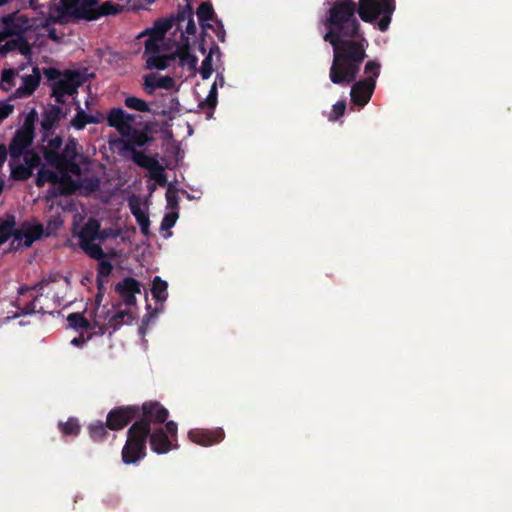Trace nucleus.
Returning a JSON list of instances; mask_svg holds the SVG:
<instances>
[{
  "mask_svg": "<svg viewBox=\"0 0 512 512\" xmlns=\"http://www.w3.org/2000/svg\"><path fill=\"white\" fill-rule=\"evenodd\" d=\"M122 108H112L106 117L110 127L115 128L121 136H127L130 132L129 126L125 123Z\"/></svg>",
  "mask_w": 512,
  "mask_h": 512,
  "instance_id": "obj_26",
  "label": "nucleus"
},
{
  "mask_svg": "<svg viewBox=\"0 0 512 512\" xmlns=\"http://www.w3.org/2000/svg\"><path fill=\"white\" fill-rule=\"evenodd\" d=\"M196 14L202 30L213 29L211 24L206 23L207 21L213 20L215 17V12L210 2H202L197 8Z\"/></svg>",
  "mask_w": 512,
  "mask_h": 512,
  "instance_id": "obj_28",
  "label": "nucleus"
},
{
  "mask_svg": "<svg viewBox=\"0 0 512 512\" xmlns=\"http://www.w3.org/2000/svg\"><path fill=\"white\" fill-rule=\"evenodd\" d=\"M138 405H122L111 409L106 417V426L112 431L121 430L133 420L136 421Z\"/></svg>",
  "mask_w": 512,
  "mask_h": 512,
  "instance_id": "obj_11",
  "label": "nucleus"
},
{
  "mask_svg": "<svg viewBox=\"0 0 512 512\" xmlns=\"http://www.w3.org/2000/svg\"><path fill=\"white\" fill-rule=\"evenodd\" d=\"M214 49L218 51L219 47L216 44H213V46L210 48L209 54L202 61L200 74H201L202 79H204V80L210 78V76L212 75V72H213L212 54H213Z\"/></svg>",
  "mask_w": 512,
  "mask_h": 512,
  "instance_id": "obj_43",
  "label": "nucleus"
},
{
  "mask_svg": "<svg viewBox=\"0 0 512 512\" xmlns=\"http://www.w3.org/2000/svg\"><path fill=\"white\" fill-rule=\"evenodd\" d=\"M169 411L158 401H146L138 405V415L132 424H139L150 435L152 425H162L168 418Z\"/></svg>",
  "mask_w": 512,
  "mask_h": 512,
  "instance_id": "obj_5",
  "label": "nucleus"
},
{
  "mask_svg": "<svg viewBox=\"0 0 512 512\" xmlns=\"http://www.w3.org/2000/svg\"><path fill=\"white\" fill-rule=\"evenodd\" d=\"M345 110H346V101L345 100L337 101L332 106V110L328 116V119L330 121H337L341 116L344 115Z\"/></svg>",
  "mask_w": 512,
  "mask_h": 512,
  "instance_id": "obj_50",
  "label": "nucleus"
},
{
  "mask_svg": "<svg viewBox=\"0 0 512 512\" xmlns=\"http://www.w3.org/2000/svg\"><path fill=\"white\" fill-rule=\"evenodd\" d=\"M178 217H179L178 211H171V212L165 214V216L163 217L162 222H161V229L162 230L171 229L175 225Z\"/></svg>",
  "mask_w": 512,
  "mask_h": 512,
  "instance_id": "obj_53",
  "label": "nucleus"
},
{
  "mask_svg": "<svg viewBox=\"0 0 512 512\" xmlns=\"http://www.w3.org/2000/svg\"><path fill=\"white\" fill-rule=\"evenodd\" d=\"M47 145L42 147V154L45 161L54 168L60 160V149L63 145V139L57 135L54 138H48Z\"/></svg>",
  "mask_w": 512,
  "mask_h": 512,
  "instance_id": "obj_23",
  "label": "nucleus"
},
{
  "mask_svg": "<svg viewBox=\"0 0 512 512\" xmlns=\"http://www.w3.org/2000/svg\"><path fill=\"white\" fill-rule=\"evenodd\" d=\"M83 0H62L60 5L49 2L47 5V23H64L67 12L74 8L73 11L80 5Z\"/></svg>",
  "mask_w": 512,
  "mask_h": 512,
  "instance_id": "obj_18",
  "label": "nucleus"
},
{
  "mask_svg": "<svg viewBox=\"0 0 512 512\" xmlns=\"http://www.w3.org/2000/svg\"><path fill=\"white\" fill-rule=\"evenodd\" d=\"M58 428L63 436H78L81 431L79 421L75 417H70L66 422L59 421Z\"/></svg>",
  "mask_w": 512,
  "mask_h": 512,
  "instance_id": "obj_36",
  "label": "nucleus"
},
{
  "mask_svg": "<svg viewBox=\"0 0 512 512\" xmlns=\"http://www.w3.org/2000/svg\"><path fill=\"white\" fill-rule=\"evenodd\" d=\"M132 153V160L135 164L138 166L147 169V170H153L156 167H158L159 162L157 159L145 155L143 151H134Z\"/></svg>",
  "mask_w": 512,
  "mask_h": 512,
  "instance_id": "obj_35",
  "label": "nucleus"
},
{
  "mask_svg": "<svg viewBox=\"0 0 512 512\" xmlns=\"http://www.w3.org/2000/svg\"><path fill=\"white\" fill-rule=\"evenodd\" d=\"M166 201L167 209L171 211H177L179 208V197L176 190H171V187L168 188L166 192Z\"/></svg>",
  "mask_w": 512,
  "mask_h": 512,
  "instance_id": "obj_52",
  "label": "nucleus"
},
{
  "mask_svg": "<svg viewBox=\"0 0 512 512\" xmlns=\"http://www.w3.org/2000/svg\"><path fill=\"white\" fill-rule=\"evenodd\" d=\"M124 104L127 108L132 109V110H136L139 112H147V113L152 112L153 113L149 104L146 101H144L138 97H135V96L126 97L124 100Z\"/></svg>",
  "mask_w": 512,
  "mask_h": 512,
  "instance_id": "obj_40",
  "label": "nucleus"
},
{
  "mask_svg": "<svg viewBox=\"0 0 512 512\" xmlns=\"http://www.w3.org/2000/svg\"><path fill=\"white\" fill-rule=\"evenodd\" d=\"M115 291L127 306L136 305V294L141 293L140 282L133 277H125L115 286Z\"/></svg>",
  "mask_w": 512,
  "mask_h": 512,
  "instance_id": "obj_17",
  "label": "nucleus"
},
{
  "mask_svg": "<svg viewBox=\"0 0 512 512\" xmlns=\"http://www.w3.org/2000/svg\"><path fill=\"white\" fill-rule=\"evenodd\" d=\"M148 439L151 450L157 454H166L178 448V444L169 438L162 426L152 429Z\"/></svg>",
  "mask_w": 512,
  "mask_h": 512,
  "instance_id": "obj_15",
  "label": "nucleus"
},
{
  "mask_svg": "<svg viewBox=\"0 0 512 512\" xmlns=\"http://www.w3.org/2000/svg\"><path fill=\"white\" fill-rule=\"evenodd\" d=\"M14 110L13 105L0 101V121L6 119Z\"/></svg>",
  "mask_w": 512,
  "mask_h": 512,
  "instance_id": "obj_60",
  "label": "nucleus"
},
{
  "mask_svg": "<svg viewBox=\"0 0 512 512\" xmlns=\"http://www.w3.org/2000/svg\"><path fill=\"white\" fill-rule=\"evenodd\" d=\"M82 187L88 194H90L99 190L100 181L96 177L85 178L82 181Z\"/></svg>",
  "mask_w": 512,
  "mask_h": 512,
  "instance_id": "obj_54",
  "label": "nucleus"
},
{
  "mask_svg": "<svg viewBox=\"0 0 512 512\" xmlns=\"http://www.w3.org/2000/svg\"><path fill=\"white\" fill-rule=\"evenodd\" d=\"M198 58L195 55H190L188 58H185V60H179V65L184 67L187 66L188 69L192 72H194L197 68Z\"/></svg>",
  "mask_w": 512,
  "mask_h": 512,
  "instance_id": "obj_57",
  "label": "nucleus"
},
{
  "mask_svg": "<svg viewBox=\"0 0 512 512\" xmlns=\"http://www.w3.org/2000/svg\"><path fill=\"white\" fill-rule=\"evenodd\" d=\"M131 212L135 217L138 225L140 226L141 233L145 236L149 235L150 220L148 215L143 212L138 206H132Z\"/></svg>",
  "mask_w": 512,
  "mask_h": 512,
  "instance_id": "obj_38",
  "label": "nucleus"
},
{
  "mask_svg": "<svg viewBox=\"0 0 512 512\" xmlns=\"http://www.w3.org/2000/svg\"><path fill=\"white\" fill-rule=\"evenodd\" d=\"M100 232V222L96 218H89L78 233L79 246L92 259L105 258V253L99 244L94 243Z\"/></svg>",
  "mask_w": 512,
  "mask_h": 512,
  "instance_id": "obj_6",
  "label": "nucleus"
},
{
  "mask_svg": "<svg viewBox=\"0 0 512 512\" xmlns=\"http://www.w3.org/2000/svg\"><path fill=\"white\" fill-rule=\"evenodd\" d=\"M81 85L82 78L79 72L65 70L62 77L52 83V96L58 104H64L66 96L77 94Z\"/></svg>",
  "mask_w": 512,
  "mask_h": 512,
  "instance_id": "obj_10",
  "label": "nucleus"
},
{
  "mask_svg": "<svg viewBox=\"0 0 512 512\" xmlns=\"http://www.w3.org/2000/svg\"><path fill=\"white\" fill-rule=\"evenodd\" d=\"M97 4L98 0H83L71 14L78 19L93 21L103 16L117 15L125 9L112 1H105L96 7Z\"/></svg>",
  "mask_w": 512,
  "mask_h": 512,
  "instance_id": "obj_4",
  "label": "nucleus"
},
{
  "mask_svg": "<svg viewBox=\"0 0 512 512\" xmlns=\"http://www.w3.org/2000/svg\"><path fill=\"white\" fill-rule=\"evenodd\" d=\"M111 236H112L111 229H101L100 228V232L98 233L97 240L103 242Z\"/></svg>",
  "mask_w": 512,
  "mask_h": 512,
  "instance_id": "obj_63",
  "label": "nucleus"
},
{
  "mask_svg": "<svg viewBox=\"0 0 512 512\" xmlns=\"http://www.w3.org/2000/svg\"><path fill=\"white\" fill-rule=\"evenodd\" d=\"M16 219L13 214H7L5 218H0V239L5 243L8 239L15 238Z\"/></svg>",
  "mask_w": 512,
  "mask_h": 512,
  "instance_id": "obj_29",
  "label": "nucleus"
},
{
  "mask_svg": "<svg viewBox=\"0 0 512 512\" xmlns=\"http://www.w3.org/2000/svg\"><path fill=\"white\" fill-rule=\"evenodd\" d=\"M174 86L175 80L170 76L158 77L155 73L144 76L143 89L149 95H152L158 88L171 90Z\"/></svg>",
  "mask_w": 512,
  "mask_h": 512,
  "instance_id": "obj_21",
  "label": "nucleus"
},
{
  "mask_svg": "<svg viewBox=\"0 0 512 512\" xmlns=\"http://www.w3.org/2000/svg\"><path fill=\"white\" fill-rule=\"evenodd\" d=\"M163 424H165L164 431L167 433L170 439H172L175 443H177V432H178V426L177 423L174 421H165Z\"/></svg>",
  "mask_w": 512,
  "mask_h": 512,
  "instance_id": "obj_56",
  "label": "nucleus"
},
{
  "mask_svg": "<svg viewBox=\"0 0 512 512\" xmlns=\"http://www.w3.org/2000/svg\"><path fill=\"white\" fill-rule=\"evenodd\" d=\"M0 42L10 37H26V33L32 29V19L19 12L9 13L0 19Z\"/></svg>",
  "mask_w": 512,
  "mask_h": 512,
  "instance_id": "obj_7",
  "label": "nucleus"
},
{
  "mask_svg": "<svg viewBox=\"0 0 512 512\" xmlns=\"http://www.w3.org/2000/svg\"><path fill=\"white\" fill-rule=\"evenodd\" d=\"M133 319L134 318L129 310H123L113 314L108 320V325L113 329V331H116L123 324H130Z\"/></svg>",
  "mask_w": 512,
  "mask_h": 512,
  "instance_id": "obj_34",
  "label": "nucleus"
},
{
  "mask_svg": "<svg viewBox=\"0 0 512 512\" xmlns=\"http://www.w3.org/2000/svg\"><path fill=\"white\" fill-rule=\"evenodd\" d=\"M189 439L202 446H211L217 443H220L224 437L225 433L222 428L216 429H193L188 433Z\"/></svg>",
  "mask_w": 512,
  "mask_h": 512,
  "instance_id": "obj_16",
  "label": "nucleus"
},
{
  "mask_svg": "<svg viewBox=\"0 0 512 512\" xmlns=\"http://www.w3.org/2000/svg\"><path fill=\"white\" fill-rule=\"evenodd\" d=\"M44 75L49 81H57L61 78V72L53 67L44 69Z\"/></svg>",
  "mask_w": 512,
  "mask_h": 512,
  "instance_id": "obj_59",
  "label": "nucleus"
},
{
  "mask_svg": "<svg viewBox=\"0 0 512 512\" xmlns=\"http://www.w3.org/2000/svg\"><path fill=\"white\" fill-rule=\"evenodd\" d=\"M151 178L154 179L160 186H164L167 183V177L164 173L163 167L158 164V167H156L153 170H150Z\"/></svg>",
  "mask_w": 512,
  "mask_h": 512,
  "instance_id": "obj_55",
  "label": "nucleus"
},
{
  "mask_svg": "<svg viewBox=\"0 0 512 512\" xmlns=\"http://www.w3.org/2000/svg\"><path fill=\"white\" fill-rule=\"evenodd\" d=\"M67 321L69 325L74 329H89L90 323L89 321L84 317L82 313H71L67 317Z\"/></svg>",
  "mask_w": 512,
  "mask_h": 512,
  "instance_id": "obj_45",
  "label": "nucleus"
},
{
  "mask_svg": "<svg viewBox=\"0 0 512 512\" xmlns=\"http://www.w3.org/2000/svg\"><path fill=\"white\" fill-rule=\"evenodd\" d=\"M16 75L17 74H16L15 70L4 69L2 71V75H1L2 89L6 90V91L10 90L15 85L14 80H15Z\"/></svg>",
  "mask_w": 512,
  "mask_h": 512,
  "instance_id": "obj_48",
  "label": "nucleus"
},
{
  "mask_svg": "<svg viewBox=\"0 0 512 512\" xmlns=\"http://www.w3.org/2000/svg\"><path fill=\"white\" fill-rule=\"evenodd\" d=\"M5 44L0 45V58L6 57L9 52L17 51L23 56H30L32 47L27 37H10Z\"/></svg>",
  "mask_w": 512,
  "mask_h": 512,
  "instance_id": "obj_22",
  "label": "nucleus"
},
{
  "mask_svg": "<svg viewBox=\"0 0 512 512\" xmlns=\"http://www.w3.org/2000/svg\"><path fill=\"white\" fill-rule=\"evenodd\" d=\"M60 181V176L57 172L42 167L38 170L36 177V186L43 187L47 182L56 185Z\"/></svg>",
  "mask_w": 512,
  "mask_h": 512,
  "instance_id": "obj_33",
  "label": "nucleus"
},
{
  "mask_svg": "<svg viewBox=\"0 0 512 512\" xmlns=\"http://www.w3.org/2000/svg\"><path fill=\"white\" fill-rule=\"evenodd\" d=\"M359 4L352 0H337L328 10L324 40L333 47V61L329 78L337 85L353 83L365 59L368 41L360 34V23L355 14Z\"/></svg>",
  "mask_w": 512,
  "mask_h": 512,
  "instance_id": "obj_1",
  "label": "nucleus"
},
{
  "mask_svg": "<svg viewBox=\"0 0 512 512\" xmlns=\"http://www.w3.org/2000/svg\"><path fill=\"white\" fill-rule=\"evenodd\" d=\"M375 87L370 80H359L355 82L350 91L351 102L359 107H364L370 101Z\"/></svg>",
  "mask_w": 512,
  "mask_h": 512,
  "instance_id": "obj_19",
  "label": "nucleus"
},
{
  "mask_svg": "<svg viewBox=\"0 0 512 512\" xmlns=\"http://www.w3.org/2000/svg\"><path fill=\"white\" fill-rule=\"evenodd\" d=\"M43 234V226L41 224H31L28 221H24L21 226L16 229L15 238L11 245L16 244V248L20 246L30 247L36 240H38Z\"/></svg>",
  "mask_w": 512,
  "mask_h": 512,
  "instance_id": "obj_13",
  "label": "nucleus"
},
{
  "mask_svg": "<svg viewBox=\"0 0 512 512\" xmlns=\"http://www.w3.org/2000/svg\"><path fill=\"white\" fill-rule=\"evenodd\" d=\"M45 286L41 284V281L37 282L33 286H21L18 290L19 295L24 296L27 292L30 291H36L39 293V295H36L32 298L31 301L23 303L22 299H18V308L21 309L22 314L29 315L36 312V301L39 296H42V291L44 290Z\"/></svg>",
  "mask_w": 512,
  "mask_h": 512,
  "instance_id": "obj_24",
  "label": "nucleus"
},
{
  "mask_svg": "<svg viewBox=\"0 0 512 512\" xmlns=\"http://www.w3.org/2000/svg\"><path fill=\"white\" fill-rule=\"evenodd\" d=\"M146 430L139 424H132L127 431V439L122 448V461L126 465L135 464L146 456L148 440Z\"/></svg>",
  "mask_w": 512,
  "mask_h": 512,
  "instance_id": "obj_3",
  "label": "nucleus"
},
{
  "mask_svg": "<svg viewBox=\"0 0 512 512\" xmlns=\"http://www.w3.org/2000/svg\"><path fill=\"white\" fill-rule=\"evenodd\" d=\"M64 117L62 108L58 105H52L42 113L41 119V134L42 142H45L49 137H52L55 128L58 126L60 120Z\"/></svg>",
  "mask_w": 512,
  "mask_h": 512,
  "instance_id": "obj_14",
  "label": "nucleus"
},
{
  "mask_svg": "<svg viewBox=\"0 0 512 512\" xmlns=\"http://www.w3.org/2000/svg\"><path fill=\"white\" fill-rule=\"evenodd\" d=\"M99 263H98V268H97V277L98 278H107L112 270H113V265L110 261L108 260H105L104 258L98 260Z\"/></svg>",
  "mask_w": 512,
  "mask_h": 512,
  "instance_id": "obj_51",
  "label": "nucleus"
},
{
  "mask_svg": "<svg viewBox=\"0 0 512 512\" xmlns=\"http://www.w3.org/2000/svg\"><path fill=\"white\" fill-rule=\"evenodd\" d=\"M181 37L184 40V43L179 45L174 53L169 54L170 56H173V61H175L177 58L179 60H185V58H188L190 55H192L190 52V44L188 38H186L184 34H182Z\"/></svg>",
  "mask_w": 512,
  "mask_h": 512,
  "instance_id": "obj_46",
  "label": "nucleus"
},
{
  "mask_svg": "<svg viewBox=\"0 0 512 512\" xmlns=\"http://www.w3.org/2000/svg\"><path fill=\"white\" fill-rule=\"evenodd\" d=\"M29 7L35 11H39L41 15L47 13V5L40 3V0H29Z\"/></svg>",
  "mask_w": 512,
  "mask_h": 512,
  "instance_id": "obj_61",
  "label": "nucleus"
},
{
  "mask_svg": "<svg viewBox=\"0 0 512 512\" xmlns=\"http://www.w3.org/2000/svg\"><path fill=\"white\" fill-rule=\"evenodd\" d=\"M168 283L161 279L159 276H155L152 282L151 294L157 302H164L168 297Z\"/></svg>",
  "mask_w": 512,
  "mask_h": 512,
  "instance_id": "obj_32",
  "label": "nucleus"
},
{
  "mask_svg": "<svg viewBox=\"0 0 512 512\" xmlns=\"http://www.w3.org/2000/svg\"><path fill=\"white\" fill-rule=\"evenodd\" d=\"M31 175H32V171L30 170V168H28L25 165L19 164L15 167H12L11 177L14 180L25 181V180L29 179L31 177Z\"/></svg>",
  "mask_w": 512,
  "mask_h": 512,
  "instance_id": "obj_47",
  "label": "nucleus"
},
{
  "mask_svg": "<svg viewBox=\"0 0 512 512\" xmlns=\"http://www.w3.org/2000/svg\"><path fill=\"white\" fill-rule=\"evenodd\" d=\"M22 84L15 90L16 98L28 97L34 93L41 81V73L38 67H33L32 74L21 77Z\"/></svg>",
  "mask_w": 512,
  "mask_h": 512,
  "instance_id": "obj_20",
  "label": "nucleus"
},
{
  "mask_svg": "<svg viewBox=\"0 0 512 512\" xmlns=\"http://www.w3.org/2000/svg\"><path fill=\"white\" fill-rule=\"evenodd\" d=\"M123 137L126 138L123 148L129 152L137 151L136 147H143L153 140L146 131L135 128L131 130V134Z\"/></svg>",
  "mask_w": 512,
  "mask_h": 512,
  "instance_id": "obj_25",
  "label": "nucleus"
},
{
  "mask_svg": "<svg viewBox=\"0 0 512 512\" xmlns=\"http://www.w3.org/2000/svg\"><path fill=\"white\" fill-rule=\"evenodd\" d=\"M217 97H218L217 82H214L210 88V91H209L206 99L199 104L200 108H202V109L205 107L209 108V110H210L208 113L209 117L212 115L214 109L217 106Z\"/></svg>",
  "mask_w": 512,
  "mask_h": 512,
  "instance_id": "obj_41",
  "label": "nucleus"
},
{
  "mask_svg": "<svg viewBox=\"0 0 512 512\" xmlns=\"http://www.w3.org/2000/svg\"><path fill=\"white\" fill-rule=\"evenodd\" d=\"M123 117L125 118V123L129 126L130 128V132L129 134H131V130L134 129L132 124L135 122V115L133 114H129V113H126L124 110H123Z\"/></svg>",
  "mask_w": 512,
  "mask_h": 512,
  "instance_id": "obj_64",
  "label": "nucleus"
},
{
  "mask_svg": "<svg viewBox=\"0 0 512 512\" xmlns=\"http://www.w3.org/2000/svg\"><path fill=\"white\" fill-rule=\"evenodd\" d=\"M191 16H194L193 8L189 3H187L186 5L179 7L177 15L168 17L167 19L173 20V26H180L182 22L188 20Z\"/></svg>",
  "mask_w": 512,
  "mask_h": 512,
  "instance_id": "obj_44",
  "label": "nucleus"
},
{
  "mask_svg": "<svg viewBox=\"0 0 512 512\" xmlns=\"http://www.w3.org/2000/svg\"><path fill=\"white\" fill-rule=\"evenodd\" d=\"M63 175L60 176V181L53 187L52 194L54 196H68L74 194L79 185L72 179L67 172H62Z\"/></svg>",
  "mask_w": 512,
  "mask_h": 512,
  "instance_id": "obj_27",
  "label": "nucleus"
},
{
  "mask_svg": "<svg viewBox=\"0 0 512 512\" xmlns=\"http://www.w3.org/2000/svg\"><path fill=\"white\" fill-rule=\"evenodd\" d=\"M197 31L196 24L194 21V17L191 16L188 18L187 26H186V33L189 35H194Z\"/></svg>",
  "mask_w": 512,
  "mask_h": 512,
  "instance_id": "obj_62",
  "label": "nucleus"
},
{
  "mask_svg": "<svg viewBox=\"0 0 512 512\" xmlns=\"http://www.w3.org/2000/svg\"><path fill=\"white\" fill-rule=\"evenodd\" d=\"M152 54L146 59V66L148 69L164 70L173 62V56L170 55H157Z\"/></svg>",
  "mask_w": 512,
  "mask_h": 512,
  "instance_id": "obj_31",
  "label": "nucleus"
},
{
  "mask_svg": "<svg viewBox=\"0 0 512 512\" xmlns=\"http://www.w3.org/2000/svg\"><path fill=\"white\" fill-rule=\"evenodd\" d=\"M173 27V20L167 18L157 19L152 27L146 28L137 38L147 37L144 42V54H156L162 50V42L166 33Z\"/></svg>",
  "mask_w": 512,
  "mask_h": 512,
  "instance_id": "obj_8",
  "label": "nucleus"
},
{
  "mask_svg": "<svg viewBox=\"0 0 512 512\" xmlns=\"http://www.w3.org/2000/svg\"><path fill=\"white\" fill-rule=\"evenodd\" d=\"M107 429L106 422L104 423L102 421H96L88 426L89 435L91 439L96 442L103 441L107 437Z\"/></svg>",
  "mask_w": 512,
  "mask_h": 512,
  "instance_id": "obj_37",
  "label": "nucleus"
},
{
  "mask_svg": "<svg viewBox=\"0 0 512 512\" xmlns=\"http://www.w3.org/2000/svg\"><path fill=\"white\" fill-rule=\"evenodd\" d=\"M180 107L179 100L176 96L169 95L168 96V103L165 105L164 108L161 110H154L153 114L158 116L167 117L172 112H178Z\"/></svg>",
  "mask_w": 512,
  "mask_h": 512,
  "instance_id": "obj_42",
  "label": "nucleus"
},
{
  "mask_svg": "<svg viewBox=\"0 0 512 512\" xmlns=\"http://www.w3.org/2000/svg\"><path fill=\"white\" fill-rule=\"evenodd\" d=\"M87 124H98V119H95L91 114H87L80 105H77L76 114L71 120V125L76 130H83Z\"/></svg>",
  "mask_w": 512,
  "mask_h": 512,
  "instance_id": "obj_30",
  "label": "nucleus"
},
{
  "mask_svg": "<svg viewBox=\"0 0 512 512\" xmlns=\"http://www.w3.org/2000/svg\"><path fill=\"white\" fill-rule=\"evenodd\" d=\"M78 157V141L75 138L70 137L68 138L63 151L60 152V160L55 168L59 172H71L73 174H79L80 167L76 163Z\"/></svg>",
  "mask_w": 512,
  "mask_h": 512,
  "instance_id": "obj_12",
  "label": "nucleus"
},
{
  "mask_svg": "<svg viewBox=\"0 0 512 512\" xmlns=\"http://www.w3.org/2000/svg\"><path fill=\"white\" fill-rule=\"evenodd\" d=\"M381 64L377 60H369L364 67V74L366 77L363 80H370L376 86V79L380 75Z\"/></svg>",
  "mask_w": 512,
  "mask_h": 512,
  "instance_id": "obj_39",
  "label": "nucleus"
},
{
  "mask_svg": "<svg viewBox=\"0 0 512 512\" xmlns=\"http://www.w3.org/2000/svg\"><path fill=\"white\" fill-rule=\"evenodd\" d=\"M35 113L29 114L23 126L18 129L9 144V153L13 160L19 159L34 139Z\"/></svg>",
  "mask_w": 512,
  "mask_h": 512,
  "instance_id": "obj_9",
  "label": "nucleus"
},
{
  "mask_svg": "<svg viewBox=\"0 0 512 512\" xmlns=\"http://www.w3.org/2000/svg\"><path fill=\"white\" fill-rule=\"evenodd\" d=\"M155 1L156 0H137L133 2L131 5H129V9H131L132 11L146 9L148 5L153 4Z\"/></svg>",
  "mask_w": 512,
  "mask_h": 512,
  "instance_id": "obj_58",
  "label": "nucleus"
},
{
  "mask_svg": "<svg viewBox=\"0 0 512 512\" xmlns=\"http://www.w3.org/2000/svg\"><path fill=\"white\" fill-rule=\"evenodd\" d=\"M22 156H23V159H24V162H25V166L30 168L31 171L34 168L38 167L40 165V163H41L40 156L36 152H34L33 150L25 151L22 154Z\"/></svg>",
  "mask_w": 512,
  "mask_h": 512,
  "instance_id": "obj_49",
  "label": "nucleus"
},
{
  "mask_svg": "<svg viewBox=\"0 0 512 512\" xmlns=\"http://www.w3.org/2000/svg\"><path fill=\"white\" fill-rule=\"evenodd\" d=\"M394 11L395 0H359V17L367 23H374L381 17L377 27L382 32L388 30Z\"/></svg>",
  "mask_w": 512,
  "mask_h": 512,
  "instance_id": "obj_2",
  "label": "nucleus"
}]
</instances>
